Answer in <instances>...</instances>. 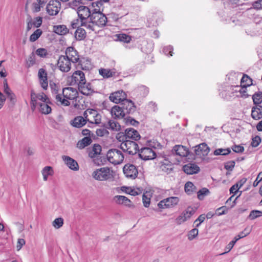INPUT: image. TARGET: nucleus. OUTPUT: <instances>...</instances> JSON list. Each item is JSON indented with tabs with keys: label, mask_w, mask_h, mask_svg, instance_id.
Returning a JSON list of instances; mask_svg holds the SVG:
<instances>
[{
	"label": "nucleus",
	"mask_w": 262,
	"mask_h": 262,
	"mask_svg": "<svg viewBox=\"0 0 262 262\" xmlns=\"http://www.w3.org/2000/svg\"><path fill=\"white\" fill-rule=\"evenodd\" d=\"M137 92L142 97L146 96L149 90L147 87L144 85H141L138 87Z\"/></svg>",
	"instance_id": "44"
},
{
	"label": "nucleus",
	"mask_w": 262,
	"mask_h": 262,
	"mask_svg": "<svg viewBox=\"0 0 262 262\" xmlns=\"http://www.w3.org/2000/svg\"><path fill=\"white\" fill-rule=\"evenodd\" d=\"M61 3L57 0H51L46 6L47 13L50 16L57 15L61 9Z\"/></svg>",
	"instance_id": "10"
},
{
	"label": "nucleus",
	"mask_w": 262,
	"mask_h": 262,
	"mask_svg": "<svg viewBox=\"0 0 262 262\" xmlns=\"http://www.w3.org/2000/svg\"><path fill=\"white\" fill-rule=\"evenodd\" d=\"M116 138L119 141H121L122 142L126 141V140H128L127 139V137L126 136V134H125V132L124 133H119L117 134V135L116 136Z\"/></svg>",
	"instance_id": "59"
},
{
	"label": "nucleus",
	"mask_w": 262,
	"mask_h": 262,
	"mask_svg": "<svg viewBox=\"0 0 262 262\" xmlns=\"http://www.w3.org/2000/svg\"><path fill=\"white\" fill-rule=\"evenodd\" d=\"M77 14L80 19V26L86 27L89 22L88 19L91 17L90 9L84 6H80L77 9Z\"/></svg>",
	"instance_id": "5"
},
{
	"label": "nucleus",
	"mask_w": 262,
	"mask_h": 262,
	"mask_svg": "<svg viewBox=\"0 0 262 262\" xmlns=\"http://www.w3.org/2000/svg\"><path fill=\"white\" fill-rule=\"evenodd\" d=\"M118 39L125 43H129L132 40V37L124 33H121L117 35Z\"/></svg>",
	"instance_id": "43"
},
{
	"label": "nucleus",
	"mask_w": 262,
	"mask_h": 262,
	"mask_svg": "<svg viewBox=\"0 0 262 262\" xmlns=\"http://www.w3.org/2000/svg\"><path fill=\"white\" fill-rule=\"evenodd\" d=\"M232 149L236 153H241L244 151V147L242 145H234L232 146Z\"/></svg>",
	"instance_id": "57"
},
{
	"label": "nucleus",
	"mask_w": 262,
	"mask_h": 262,
	"mask_svg": "<svg viewBox=\"0 0 262 262\" xmlns=\"http://www.w3.org/2000/svg\"><path fill=\"white\" fill-rule=\"evenodd\" d=\"M114 201L117 204L124 205L129 208H134V205L132 201L127 197L123 195H116L114 197Z\"/></svg>",
	"instance_id": "20"
},
{
	"label": "nucleus",
	"mask_w": 262,
	"mask_h": 262,
	"mask_svg": "<svg viewBox=\"0 0 262 262\" xmlns=\"http://www.w3.org/2000/svg\"><path fill=\"white\" fill-rule=\"evenodd\" d=\"M83 116L86 121L91 123L98 124L101 122V116L95 110L87 109L84 112Z\"/></svg>",
	"instance_id": "6"
},
{
	"label": "nucleus",
	"mask_w": 262,
	"mask_h": 262,
	"mask_svg": "<svg viewBox=\"0 0 262 262\" xmlns=\"http://www.w3.org/2000/svg\"><path fill=\"white\" fill-rule=\"evenodd\" d=\"M253 103L255 104H259L262 102V93L259 92L254 94L252 96Z\"/></svg>",
	"instance_id": "46"
},
{
	"label": "nucleus",
	"mask_w": 262,
	"mask_h": 262,
	"mask_svg": "<svg viewBox=\"0 0 262 262\" xmlns=\"http://www.w3.org/2000/svg\"><path fill=\"white\" fill-rule=\"evenodd\" d=\"M34 26L38 28L39 27L42 23V18L41 17H37L35 18L34 20L33 21Z\"/></svg>",
	"instance_id": "60"
},
{
	"label": "nucleus",
	"mask_w": 262,
	"mask_h": 262,
	"mask_svg": "<svg viewBox=\"0 0 262 262\" xmlns=\"http://www.w3.org/2000/svg\"><path fill=\"white\" fill-rule=\"evenodd\" d=\"M235 165V163L234 161H230L227 162L225 165V168L226 169L228 170H232L233 168L234 167Z\"/></svg>",
	"instance_id": "61"
},
{
	"label": "nucleus",
	"mask_w": 262,
	"mask_h": 262,
	"mask_svg": "<svg viewBox=\"0 0 262 262\" xmlns=\"http://www.w3.org/2000/svg\"><path fill=\"white\" fill-rule=\"evenodd\" d=\"M85 118L82 116H77L71 121V124L77 128H80L84 126L86 123Z\"/></svg>",
	"instance_id": "30"
},
{
	"label": "nucleus",
	"mask_w": 262,
	"mask_h": 262,
	"mask_svg": "<svg viewBox=\"0 0 262 262\" xmlns=\"http://www.w3.org/2000/svg\"><path fill=\"white\" fill-rule=\"evenodd\" d=\"M261 142V138L258 136H256L252 139V142L251 143V145L253 147H257Z\"/></svg>",
	"instance_id": "51"
},
{
	"label": "nucleus",
	"mask_w": 262,
	"mask_h": 262,
	"mask_svg": "<svg viewBox=\"0 0 262 262\" xmlns=\"http://www.w3.org/2000/svg\"><path fill=\"white\" fill-rule=\"evenodd\" d=\"M198 234V230L196 228H194L190 230L188 234V238L189 239H193Z\"/></svg>",
	"instance_id": "55"
},
{
	"label": "nucleus",
	"mask_w": 262,
	"mask_h": 262,
	"mask_svg": "<svg viewBox=\"0 0 262 262\" xmlns=\"http://www.w3.org/2000/svg\"><path fill=\"white\" fill-rule=\"evenodd\" d=\"M142 201L144 206L145 207H149L150 203V198L148 197L146 194H143L142 196Z\"/></svg>",
	"instance_id": "54"
},
{
	"label": "nucleus",
	"mask_w": 262,
	"mask_h": 262,
	"mask_svg": "<svg viewBox=\"0 0 262 262\" xmlns=\"http://www.w3.org/2000/svg\"><path fill=\"white\" fill-rule=\"evenodd\" d=\"M185 192L188 195H191L196 191V187L191 182H187L184 186Z\"/></svg>",
	"instance_id": "37"
},
{
	"label": "nucleus",
	"mask_w": 262,
	"mask_h": 262,
	"mask_svg": "<svg viewBox=\"0 0 262 262\" xmlns=\"http://www.w3.org/2000/svg\"><path fill=\"white\" fill-rule=\"evenodd\" d=\"M252 85V79L247 75L244 74L241 80V86L248 87Z\"/></svg>",
	"instance_id": "39"
},
{
	"label": "nucleus",
	"mask_w": 262,
	"mask_h": 262,
	"mask_svg": "<svg viewBox=\"0 0 262 262\" xmlns=\"http://www.w3.org/2000/svg\"><path fill=\"white\" fill-rule=\"evenodd\" d=\"M139 157L144 160H153L156 158V152L149 147H143L139 150Z\"/></svg>",
	"instance_id": "12"
},
{
	"label": "nucleus",
	"mask_w": 262,
	"mask_h": 262,
	"mask_svg": "<svg viewBox=\"0 0 262 262\" xmlns=\"http://www.w3.org/2000/svg\"><path fill=\"white\" fill-rule=\"evenodd\" d=\"M42 31L40 29H36L30 36L29 40L31 42H34L37 40L41 35Z\"/></svg>",
	"instance_id": "42"
},
{
	"label": "nucleus",
	"mask_w": 262,
	"mask_h": 262,
	"mask_svg": "<svg viewBox=\"0 0 262 262\" xmlns=\"http://www.w3.org/2000/svg\"><path fill=\"white\" fill-rule=\"evenodd\" d=\"M210 151V148L208 145L205 143H201L195 146V152L196 155L200 156H207Z\"/></svg>",
	"instance_id": "21"
},
{
	"label": "nucleus",
	"mask_w": 262,
	"mask_h": 262,
	"mask_svg": "<svg viewBox=\"0 0 262 262\" xmlns=\"http://www.w3.org/2000/svg\"><path fill=\"white\" fill-rule=\"evenodd\" d=\"M126 136L128 140L132 139L135 141L140 139V135L138 132L133 128H128L125 130Z\"/></svg>",
	"instance_id": "24"
},
{
	"label": "nucleus",
	"mask_w": 262,
	"mask_h": 262,
	"mask_svg": "<svg viewBox=\"0 0 262 262\" xmlns=\"http://www.w3.org/2000/svg\"><path fill=\"white\" fill-rule=\"evenodd\" d=\"M184 171L188 174H193L200 171L199 167L195 164L189 163L183 166Z\"/></svg>",
	"instance_id": "22"
},
{
	"label": "nucleus",
	"mask_w": 262,
	"mask_h": 262,
	"mask_svg": "<svg viewBox=\"0 0 262 262\" xmlns=\"http://www.w3.org/2000/svg\"><path fill=\"white\" fill-rule=\"evenodd\" d=\"M101 151V146L99 144H94L92 149L89 152V156L94 158L99 155Z\"/></svg>",
	"instance_id": "34"
},
{
	"label": "nucleus",
	"mask_w": 262,
	"mask_h": 262,
	"mask_svg": "<svg viewBox=\"0 0 262 262\" xmlns=\"http://www.w3.org/2000/svg\"><path fill=\"white\" fill-rule=\"evenodd\" d=\"M78 89L80 93L86 96L91 95L94 92L93 85L86 80L78 87Z\"/></svg>",
	"instance_id": "15"
},
{
	"label": "nucleus",
	"mask_w": 262,
	"mask_h": 262,
	"mask_svg": "<svg viewBox=\"0 0 262 262\" xmlns=\"http://www.w3.org/2000/svg\"><path fill=\"white\" fill-rule=\"evenodd\" d=\"M126 97L127 96L125 93L122 90H120L111 93L109 98L114 103H119L123 102L126 99Z\"/></svg>",
	"instance_id": "16"
},
{
	"label": "nucleus",
	"mask_w": 262,
	"mask_h": 262,
	"mask_svg": "<svg viewBox=\"0 0 262 262\" xmlns=\"http://www.w3.org/2000/svg\"><path fill=\"white\" fill-rule=\"evenodd\" d=\"M108 128L114 130L120 129V126L119 124L114 120H110L108 122Z\"/></svg>",
	"instance_id": "49"
},
{
	"label": "nucleus",
	"mask_w": 262,
	"mask_h": 262,
	"mask_svg": "<svg viewBox=\"0 0 262 262\" xmlns=\"http://www.w3.org/2000/svg\"><path fill=\"white\" fill-rule=\"evenodd\" d=\"M262 216V211L259 210H252L250 212L248 219L253 220L257 217Z\"/></svg>",
	"instance_id": "47"
},
{
	"label": "nucleus",
	"mask_w": 262,
	"mask_h": 262,
	"mask_svg": "<svg viewBox=\"0 0 262 262\" xmlns=\"http://www.w3.org/2000/svg\"><path fill=\"white\" fill-rule=\"evenodd\" d=\"M252 8L258 10L262 9V0H257L252 3Z\"/></svg>",
	"instance_id": "53"
},
{
	"label": "nucleus",
	"mask_w": 262,
	"mask_h": 262,
	"mask_svg": "<svg viewBox=\"0 0 262 262\" xmlns=\"http://www.w3.org/2000/svg\"><path fill=\"white\" fill-rule=\"evenodd\" d=\"M123 171L126 177L132 179H135L138 174V171L137 167L131 164H125L123 167Z\"/></svg>",
	"instance_id": "14"
},
{
	"label": "nucleus",
	"mask_w": 262,
	"mask_h": 262,
	"mask_svg": "<svg viewBox=\"0 0 262 262\" xmlns=\"http://www.w3.org/2000/svg\"><path fill=\"white\" fill-rule=\"evenodd\" d=\"M99 73L104 78H108L114 76L116 72L115 70L101 68L99 70Z\"/></svg>",
	"instance_id": "32"
},
{
	"label": "nucleus",
	"mask_w": 262,
	"mask_h": 262,
	"mask_svg": "<svg viewBox=\"0 0 262 262\" xmlns=\"http://www.w3.org/2000/svg\"><path fill=\"white\" fill-rule=\"evenodd\" d=\"M262 180V172H260L257 175V177L256 179V180L254 181L253 185L254 187H256L259 183Z\"/></svg>",
	"instance_id": "64"
},
{
	"label": "nucleus",
	"mask_w": 262,
	"mask_h": 262,
	"mask_svg": "<svg viewBox=\"0 0 262 262\" xmlns=\"http://www.w3.org/2000/svg\"><path fill=\"white\" fill-rule=\"evenodd\" d=\"M4 60L0 61V76L2 77H6L7 76V73L6 69L4 66H2L3 62Z\"/></svg>",
	"instance_id": "58"
},
{
	"label": "nucleus",
	"mask_w": 262,
	"mask_h": 262,
	"mask_svg": "<svg viewBox=\"0 0 262 262\" xmlns=\"http://www.w3.org/2000/svg\"><path fill=\"white\" fill-rule=\"evenodd\" d=\"M120 148L129 155H135L139 152V147L137 143L134 141L126 140L120 144Z\"/></svg>",
	"instance_id": "7"
},
{
	"label": "nucleus",
	"mask_w": 262,
	"mask_h": 262,
	"mask_svg": "<svg viewBox=\"0 0 262 262\" xmlns=\"http://www.w3.org/2000/svg\"><path fill=\"white\" fill-rule=\"evenodd\" d=\"M107 160L114 165L121 163L124 160V155L121 151L117 149L109 150L106 154Z\"/></svg>",
	"instance_id": "4"
},
{
	"label": "nucleus",
	"mask_w": 262,
	"mask_h": 262,
	"mask_svg": "<svg viewBox=\"0 0 262 262\" xmlns=\"http://www.w3.org/2000/svg\"><path fill=\"white\" fill-rule=\"evenodd\" d=\"M53 170L51 166H46L42 170V174L44 181H47L48 176L53 174Z\"/></svg>",
	"instance_id": "40"
},
{
	"label": "nucleus",
	"mask_w": 262,
	"mask_h": 262,
	"mask_svg": "<svg viewBox=\"0 0 262 262\" xmlns=\"http://www.w3.org/2000/svg\"><path fill=\"white\" fill-rule=\"evenodd\" d=\"M241 89L239 91V93L241 96L243 98H247L249 96V95L247 93V87L241 86Z\"/></svg>",
	"instance_id": "56"
},
{
	"label": "nucleus",
	"mask_w": 262,
	"mask_h": 262,
	"mask_svg": "<svg viewBox=\"0 0 262 262\" xmlns=\"http://www.w3.org/2000/svg\"><path fill=\"white\" fill-rule=\"evenodd\" d=\"M251 117L255 120H259L262 118V106L253 107L252 109Z\"/></svg>",
	"instance_id": "31"
},
{
	"label": "nucleus",
	"mask_w": 262,
	"mask_h": 262,
	"mask_svg": "<svg viewBox=\"0 0 262 262\" xmlns=\"http://www.w3.org/2000/svg\"><path fill=\"white\" fill-rule=\"evenodd\" d=\"M38 76L41 86L44 90H47L48 87V81L47 77V73L46 70L42 68L39 70Z\"/></svg>",
	"instance_id": "19"
},
{
	"label": "nucleus",
	"mask_w": 262,
	"mask_h": 262,
	"mask_svg": "<svg viewBox=\"0 0 262 262\" xmlns=\"http://www.w3.org/2000/svg\"><path fill=\"white\" fill-rule=\"evenodd\" d=\"M103 4L101 1H95L92 3L90 6V10L91 11V15L94 14H97L98 13H102Z\"/></svg>",
	"instance_id": "25"
},
{
	"label": "nucleus",
	"mask_w": 262,
	"mask_h": 262,
	"mask_svg": "<svg viewBox=\"0 0 262 262\" xmlns=\"http://www.w3.org/2000/svg\"><path fill=\"white\" fill-rule=\"evenodd\" d=\"M26 242L23 238H19L17 240V244H16V248L17 251L20 250L22 247L25 245Z\"/></svg>",
	"instance_id": "62"
},
{
	"label": "nucleus",
	"mask_w": 262,
	"mask_h": 262,
	"mask_svg": "<svg viewBox=\"0 0 262 262\" xmlns=\"http://www.w3.org/2000/svg\"><path fill=\"white\" fill-rule=\"evenodd\" d=\"M73 63H76L79 59L78 53L73 47H69L67 48L66 55L64 56Z\"/></svg>",
	"instance_id": "17"
},
{
	"label": "nucleus",
	"mask_w": 262,
	"mask_h": 262,
	"mask_svg": "<svg viewBox=\"0 0 262 262\" xmlns=\"http://www.w3.org/2000/svg\"><path fill=\"white\" fill-rule=\"evenodd\" d=\"M52 93L54 95L56 102L63 106H69L70 101L74 100L78 97V92L74 88H63L62 94L58 92V87L56 84L52 86Z\"/></svg>",
	"instance_id": "1"
},
{
	"label": "nucleus",
	"mask_w": 262,
	"mask_h": 262,
	"mask_svg": "<svg viewBox=\"0 0 262 262\" xmlns=\"http://www.w3.org/2000/svg\"><path fill=\"white\" fill-rule=\"evenodd\" d=\"M63 159L70 169L74 170H77L78 169L79 166L75 160L68 156L63 157Z\"/></svg>",
	"instance_id": "29"
},
{
	"label": "nucleus",
	"mask_w": 262,
	"mask_h": 262,
	"mask_svg": "<svg viewBox=\"0 0 262 262\" xmlns=\"http://www.w3.org/2000/svg\"><path fill=\"white\" fill-rule=\"evenodd\" d=\"M107 19L106 16L102 13H98L91 15L90 20L89 21L86 28L91 31L96 30V27H102L106 25Z\"/></svg>",
	"instance_id": "2"
},
{
	"label": "nucleus",
	"mask_w": 262,
	"mask_h": 262,
	"mask_svg": "<svg viewBox=\"0 0 262 262\" xmlns=\"http://www.w3.org/2000/svg\"><path fill=\"white\" fill-rule=\"evenodd\" d=\"M196 208L192 206H188L183 212L176 219V223L178 225H181L189 219L196 212Z\"/></svg>",
	"instance_id": "9"
},
{
	"label": "nucleus",
	"mask_w": 262,
	"mask_h": 262,
	"mask_svg": "<svg viewBox=\"0 0 262 262\" xmlns=\"http://www.w3.org/2000/svg\"><path fill=\"white\" fill-rule=\"evenodd\" d=\"M231 152V150L229 148H218L214 150V155L217 156V155H227L229 154H230Z\"/></svg>",
	"instance_id": "45"
},
{
	"label": "nucleus",
	"mask_w": 262,
	"mask_h": 262,
	"mask_svg": "<svg viewBox=\"0 0 262 262\" xmlns=\"http://www.w3.org/2000/svg\"><path fill=\"white\" fill-rule=\"evenodd\" d=\"M91 142L92 139L90 137H85L78 142L77 147L79 149H83L89 145Z\"/></svg>",
	"instance_id": "36"
},
{
	"label": "nucleus",
	"mask_w": 262,
	"mask_h": 262,
	"mask_svg": "<svg viewBox=\"0 0 262 262\" xmlns=\"http://www.w3.org/2000/svg\"><path fill=\"white\" fill-rule=\"evenodd\" d=\"M111 114L113 118L117 119L124 118L126 115L123 108L118 105H114L112 107Z\"/></svg>",
	"instance_id": "18"
},
{
	"label": "nucleus",
	"mask_w": 262,
	"mask_h": 262,
	"mask_svg": "<svg viewBox=\"0 0 262 262\" xmlns=\"http://www.w3.org/2000/svg\"><path fill=\"white\" fill-rule=\"evenodd\" d=\"M86 78L84 73L80 70L74 72L72 75L69 78V81L71 85H77L78 87L85 82Z\"/></svg>",
	"instance_id": "8"
},
{
	"label": "nucleus",
	"mask_w": 262,
	"mask_h": 262,
	"mask_svg": "<svg viewBox=\"0 0 262 262\" xmlns=\"http://www.w3.org/2000/svg\"><path fill=\"white\" fill-rule=\"evenodd\" d=\"M36 54L40 57L45 58L48 55V51L45 48H38L35 51Z\"/></svg>",
	"instance_id": "48"
},
{
	"label": "nucleus",
	"mask_w": 262,
	"mask_h": 262,
	"mask_svg": "<svg viewBox=\"0 0 262 262\" xmlns=\"http://www.w3.org/2000/svg\"><path fill=\"white\" fill-rule=\"evenodd\" d=\"M63 224V220L61 217H59V218L56 219L53 223V226L55 228H57V229H58V228H60L61 227H62Z\"/></svg>",
	"instance_id": "50"
},
{
	"label": "nucleus",
	"mask_w": 262,
	"mask_h": 262,
	"mask_svg": "<svg viewBox=\"0 0 262 262\" xmlns=\"http://www.w3.org/2000/svg\"><path fill=\"white\" fill-rule=\"evenodd\" d=\"M72 61L64 55L60 56L58 60L57 67L63 72H68L71 69Z\"/></svg>",
	"instance_id": "13"
},
{
	"label": "nucleus",
	"mask_w": 262,
	"mask_h": 262,
	"mask_svg": "<svg viewBox=\"0 0 262 262\" xmlns=\"http://www.w3.org/2000/svg\"><path fill=\"white\" fill-rule=\"evenodd\" d=\"M6 95L9 99L11 102H12L13 104H14L15 103L16 101V97L15 95L12 92L6 94Z\"/></svg>",
	"instance_id": "63"
},
{
	"label": "nucleus",
	"mask_w": 262,
	"mask_h": 262,
	"mask_svg": "<svg viewBox=\"0 0 262 262\" xmlns=\"http://www.w3.org/2000/svg\"><path fill=\"white\" fill-rule=\"evenodd\" d=\"M38 94H36L33 91L31 93V104L32 110H34L37 105H39L40 102H37Z\"/></svg>",
	"instance_id": "41"
},
{
	"label": "nucleus",
	"mask_w": 262,
	"mask_h": 262,
	"mask_svg": "<svg viewBox=\"0 0 262 262\" xmlns=\"http://www.w3.org/2000/svg\"><path fill=\"white\" fill-rule=\"evenodd\" d=\"M180 202V199L177 196H171L164 199L158 203L160 208H171L177 206Z\"/></svg>",
	"instance_id": "11"
},
{
	"label": "nucleus",
	"mask_w": 262,
	"mask_h": 262,
	"mask_svg": "<svg viewBox=\"0 0 262 262\" xmlns=\"http://www.w3.org/2000/svg\"><path fill=\"white\" fill-rule=\"evenodd\" d=\"M122 190L127 194L136 196L142 193V189L138 187H122Z\"/></svg>",
	"instance_id": "26"
},
{
	"label": "nucleus",
	"mask_w": 262,
	"mask_h": 262,
	"mask_svg": "<svg viewBox=\"0 0 262 262\" xmlns=\"http://www.w3.org/2000/svg\"><path fill=\"white\" fill-rule=\"evenodd\" d=\"M86 36L85 30L81 27H78L75 32V37L78 40H83Z\"/></svg>",
	"instance_id": "35"
},
{
	"label": "nucleus",
	"mask_w": 262,
	"mask_h": 262,
	"mask_svg": "<svg viewBox=\"0 0 262 262\" xmlns=\"http://www.w3.org/2000/svg\"><path fill=\"white\" fill-rule=\"evenodd\" d=\"M39 111L44 114H49L51 112L52 109L51 107L47 104V102H42L39 104Z\"/></svg>",
	"instance_id": "38"
},
{
	"label": "nucleus",
	"mask_w": 262,
	"mask_h": 262,
	"mask_svg": "<svg viewBox=\"0 0 262 262\" xmlns=\"http://www.w3.org/2000/svg\"><path fill=\"white\" fill-rule=\"evenodd\" d=\"M122 108L125 111V114H129L135 110V105L133 102L126 99L122 103Z\"/></svg>",
	"instance_id": "28"
},
{
	"label": "nucleus",
	"mask_w": 262,
	"mask_h": 262,
	"mask_svg": "<svg viewBox=\"0 0 262 262\" xmlns=\"http://www.w3.org/2000/svg\"><path fill=\"white\" fill-rule=\"evenodd\" d=\"M92 177L97 181H107L113 177V171L108 167H103L93 171Z\"/></svg>",
	"instance_id": "3"
},
{
	"label": "nucleus",
	"mask_w": 262,
	"mask_h": 262,
	"mask_svg": "<svg viewBox=\"0 0 262 262\" xmlns=\"http://www.w3.org/2000/svg\"><path fill=\"white\" fill-rule=\"evenodd\" d=\"M209 192L208 189L207 188H203L198 192V198L199 200H202L204 195H206Z\"/></svg>",
	"instance_id": "52"
},
{
	"label": "nucleus",
	"mask_w": 262,
	"mask_h": 262,
	"mask_svg": "<svg viewBox=\"0 0 262 262\" xmlns=\"http://www.w3.org/2000/svg\"><path fill=\"white\" fill-rule=\"evenodd\" d=\"M53 31L56 34L60 35H66L69 32V29L66 25H63L54 26Z\"/></svg>",
	"instance_id": "33"
},
{
	"label": "nucleus",
	"mask_w": 262,
	"mask_h": 262,
	"mask_svg": "<svg viewBox=\"0 0 262 262\" xmlns=\"http://www.w3.org/2000/svg\"><path fill=\"white\" fill-rule=\"evenodd\" d=\"M176 154L182 157H187L189 154L188 149L183 145H178L173 147Z\"/></svg>",
	"instance_id": "27"
},
{
	"label": "nucleus",
	"mask_w": 262,
	"mask_h": 262,
	"mask_svg": "<svg viewBox=\"0 0 262 262\" xmlns=\"http://www.w3.org/2000/svg\"><path fill=\"white\" fill-rule=\"evenodd\" d=\"M30 7L33 13L38 12L41 10V9L42 8L37 2H34L32 3V0H27L25 5L26 11H28Z\"/></svg>",
	"instance_id": "23"
}]
</instances>
